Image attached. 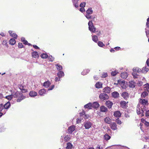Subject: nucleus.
Here are the masks:
<instances>
[{
  "mask_svg": "<svg viewBox=\"0 0 149 149\" xmlns=\"http://www.w3.org/2000/svg\"><path fill=\"white\" fill-rule=\"evenodd\" d=\"M13 96L14 97L17 98V101L18 102H21L25 98V97L23 96L22 93L18 91L14 93Z\"/></svg>",
  "mask_w": 149,
  "mask_h": 149,
  "instance_id": "f257e3e1",
  "label": "nucleus"
},
{
  "mask_svg": "<svg viewBox=\"0 0 149 149\" xmlns=\"http://www.w3.org/2000/svg\"><path fill=\"white\" fill-rule=\"evenodd\" d=\"M89 30L93 33H95L96 31V29L93 25V24L91 21H89L88 23Z\"/></svg>",
  "mask_w": 149,
  "mask_h": 149,
  "instance_id": "f03ea898",
  "label": "nucleus"
},
{
  "mask_svg": "<svg viewBox=\"0 0 149 149\" xmlns=\"http://www.w3.org/2000/svg\"><path fill=\"white\" fill-rule=\"evenodd\" d=\"M99 97L100 99L103 101L108 99L109 98L108 95L104 93H101Z\"/></svg>",
  "mask_w": 149,
  "mask_h": 149,
  "instance_id": "7ed1b4c3",
  "label": "nucleus"
},
{
  "mask_svg": "<svg viewBox=\"0 0 149 149\" xmlns=\"http://www.w3.org/2000/svg\"><path fill=\"white\" fill-rule=\"evenodd\" d=\"M139 102L140 104L143 106L148 105V101L147 100L140 99Z\"/></svg>",
  "mask_w": 149,
  "mask_h": 149,
  "instance_id": "20e7f679",
  "label": "nucleus"
},
{
  "mask_svg": "<svg viewBox=\"0 0 149 149\" xmlns=\"http://www.w3.org/2000/svg\"><path fill=\"white\" fill-rule=\"evenodd\" d=\"M91 123L90 122H87L84 123V126L86 129H88L91 127Z\"/></svg>",
  "mask_w": 149,
  "mask_h": 149,
  "instance_id": "39448f33",
  "label": "nucleus"
},
{
  "mask_svg": "<svg viewBox=\"0 0 149 149\" xmlns=\"http://www.w3.org/2000/svg\"><path fill=\"white\" fill-rule=\"evenodd\" d=\"M110 128L113 130H115L117 129V126L115 123L113 122L110 123Z\"/></svg>",
  "mask_w": 149,
  "mask_h": 149,
  "instance_id": "423d86ee",
  "label": "nucleus"
},
{
  "mask_svg": "<svg viewBox=\"0 0 149 149\" xmlns=\"http://www.w3.org/2000/svg\"><path fill=\"white\" fill-rule=\"evenodd\" d=\"M105 104L108 108L110 109L112 107L113 103L112 102L108 100L106 102Z\"/></svg>",
  "mask_w": 149,
  "mask_h": 149,
  "instance_id": "0eeeda50",
  "label": "nucleus"
},
{
  "mask_svg": "<svg viewBox=\"0 0 149 149\" xmlns=\"http://www.w3.org/2000/svg\"><path fill=\"white\" fill-rule=\"evenodd\" d=\"M121 113L120 111H117L114 112L113 115L116 118H119L121 117Z\"/></svg>",
  "mask_w": 149,
  "mask_h": 149,
  "instance_id": "6e6552de",
  "label": "nucleus"
},
{
  "mask_svg": "<svg viewBox=\"0 0 149 149\" xmlns=\"http://www.w3.org/2000/svg\"><path fill=\"white\" fill-rule=\"evenodd\" d=\"M121 95L125 100H127L129 97V94L126 92H123L122 93Z\"/></svg>",
  "mask_w": 149,
  "mask_h": 149,
  "instance_id": "1a4fd4ad",
  "label": "nucleus"
},
{
  "mask_svg": "<svg viewBox=\"0 0 149 149\" xmlns=\"http://www.w3.org/2000/svg\"><path fill=\"white\" fill-rule=\"evenodd\" d=\"M75 126H74L72 125L70 126L68 129V133L70 134H71L75 130Z\"/></svg>",
  "mask_w": 149,
  "mask_h": 149,
  "instance_id": "9d476101",
  "label": "nucleus"
},
{
  "mask_svg": "<svg viewBox=\"0 0 149 149\" xmlns=\"http://www.w3.org/2000/svg\"><path fill=\"white\" fill-rule=\"evenodd\" d=\"M128 102H126L125 101H121L120 102V107H121L123 108H126V104Z\"/></svg>",
  "mask_w": 149,
  "mask_h": 149,
  "instance_id": "9b49d317",
  "label": "nucleus"
},
{
  "mask_svg": "<svg viewBox=\"0 0 149 149\" xmlns=\"http://www.w3.org/2000/svg\"><path fill=\"white\" fill-rule=\"evenodd\" d=\"M10 35L12 37H13L15 38H16L17 37V35L13 32V31H8Z\"/></svg>",
  "mask_w": 149,
  "mask_h": 149,
  "instance_id": "f8f14e48",
  "label": "nucleus"
},
{
  "mask_svg": "<svg viewBox=\"0 0 149 149\" xmlns=\"http://www.w3.org/2000/svg\"><path fill=\"white\" fill-rule=\"evenodd\" d=\"M100 110L101 112H106L108 111V109L106 107L102 106L100 107Z\"/></svg>",
  "mask_w": 149,
  "mask_h": 149,
  "instance_id": "ddd939ff",
  "label": "nucleus"
},
{
  "mask_svg": "<svg viewBox=\"0 0 149 149\" xmlns=\"http://www.w3.org/2000/svg\"><path fill=\"white\" fill-rule=\"evenodd\" d=\"M38 93L40 95H43L46 93V91L45 89H42L39 91Z\"/></svg>",
  "mask_w": 149,
  "mask_h": 149,
  "instance_id": "4468645a",
  "label": "nucleus"
},
{
  "mask_svg": "<svg viewBox=\"0 0 149 149\" xmlns=\"http://www.w3.org/2000/svg\"><path fill=\"white\" fill-rule=\"evenodd\" d=\"M120 77L122 78L126 79L128 77L127 73L126 72H122L120 74Z\"/></svg>",
  "mask_w": 149,
  "mask_h": 149,
  "instance_id": "2eb2a0df",
  "label": "nucleus"
},
{
  "mask_svg": "<svg viewBox=\"0 0 149 149\" xmlns=\"http://www.w3.org/2000/svg\"><path fill=\"white\" fill-rule=\"evenodd\" d=\"M84 107L86 109H91L92 108V103H88L85 105L84 106Z\"/></svg>",
  "mask_w": 149,
  "mask_h": 149,
  "instance_id": "dca6fc26",
  "label": "nucleus"
},
{
  "mask_svg": "<svg viewBox=\"0 0 149 149\" xmlns=\"http://www.w3.org/2000/svg\"><path fill=\"white\" fill-rule=\"evenodd\" d=\"M92 108H97L99 107V103L97 102H94L92 104Z\"/></svg>",
  "mask_w": 149,
  "mask_h": 149,
  "instance_id": "f3484780",
  "label": "nucleus"
},
{
  "mask_svg": "<svg viewBox=\"0 0 149 149\" xmlns=\"http://www.w3.org/2000/svg\"><path fill=\"white\" fill-rule=\"evenodd\" d=\"M111 91V88L108 87H106L103 89V91L105 93H109Z\"/></svg>",
  "mask_w": 149,
  "mask_h": 149,
  "instance_id": "a211bd4d",
  "label": "nucleus"
},
{
  "mask_svg": "<svg viewBox=\"0 0 149 149\" xmlns=\"http://www.w3.org/2000/svg\"><path fill=\"white\" fill-rule=\"evenodd\" d=\"M112 96L115 98H117L119 97V94L118 92L115 91L112 93Z\"/></svg>",
  "mask_w": 149,
  "mask_h": 149,
  "instance_id": "6ab92c4d",
  "label": "nucleus"
},
{
  "mask_svg": "<svg viewBox=\"0 0 149 149\" xmlns=\"http://www.w3.org/2000/svg\"><path fill=\"white\" fill-rule=\"evenodd\" d=\"M32 56L34 58H38L39 56V54L37 52H34L31 53Z\"/></svg>",
  "mask_w": 149,
  "mask_h": 149,
  "instance_id": "aec40b11",
  "label": "nucleus"
},
{
  "mask_svg": "<svg viewBox=\"0 0 149 149\" xmlns=\"http://www.w3.org/2000/svg\"><path fill=\"white\" fill-rule=\"evenodd\" d=\"M51 84V83L49 81H46L43 84V86L46 87L48 88Z\"/></svg>",
  "mask_w": 149,
  "mask_h": 149,
  "instance_id": "412c9836",
  "label": "nucleus"
},
{
  "mask_svg": "<svg viewBox=\"0 0 149 149\" xmlns=\"http://www.w3.org/2000/svg\"><path fill=\"white\" fill-rule=\"evenodd\" d=\"M133 70L134 72H137L138 73H140L142 71L141 69L137 67L134 68L133 69Z\"/></svg>",
  "mask_w": 149,
  "mask_h": 149,
  "instance_id": "4be33fe9",
  "label": "nucleus"
},
{
  "mask_svg": "<svg viewBox=\"0 0 149 149\" xmlns=\"http://www.w3.org/2000/svg\"><path fill=\"white\" fill-rule=\"evenodd\" d=\"M102 84L101 82H98L96 84L95 86L96 88H102Z\"/></svg>",
  "mask_w": 149,
  "mask_h": 149,
  "instance_id": "5701e85b",
  "label": "nucleus"
},
{
  "mask_svg": "<svg viewBox=\"0 0 149 149\" xmlns=\"http://www.w3.org/2000/svg\"><path fill=\"white\" fill-rule=\"evenodd\" d=\"M146 108H147L146 107V106L143 105V106L141 107V111L142 112V113H141V116H144L143 113L144 111L146 110Z\"/></svg>",
  "mask_w": 149,
  "mask_h": 149,
  "instance_id": "b1692460",
  "label": "nucleus"
},
{
  "mask_svg": "<svg viewBox=\"0 0 149 149\" xmlns=\"http://www.w3.org/2000/svg\"><path fill=\"white\" fill-rule=\"evenodd\" d=\"M29 95L31 97H34L37 95V93L35 91H31L30 92Z\"/></svg>",
  "mask_w": 149,
  "mask_h": 149,
  "instance_id": "393cba45",
  "label": "nucleus"
},
{
  "mask_svg": "<svg viewBox=\"0 0 149 149\" xmlns=\"http://www.w3.org/2000/svg\"><path fill=\"white\" fill-rule=\"evenodd\" d=\"M57 75L58 77L60 78L62 77L63 76H64V74L63 72L60 71L58 72Z\"/></svg>",
  "mask_w": 149,
  "mask_h": 149,
  "instance_id": "a878e982",
  "label": "nucleus"
},
{
  "mask_svg": "<svg viewBox=\"0 0 149 149\" xmlns=\"http://www.w3.org/2000/svg\"><path fill=\"white\" fill-rule=\"evenodd\" d=\"M16 41L14 38H11L9 40V43L11 45H14Z\"/></svg>",
  "mask_w": 149,
  "mask_h": 149,
  "instance_id": "bb28decb",
  "label": "nucleus"
},
{
  "mask_svg": "<svg viewBox=\"0 0 149 149\" xmlns=\"http://www.w3.org/2000/svg\"><path fill=\"white\" fill-rule=\"evenodd\" d=\"M104 122L110 124L111 122V120L110 118L108 117H106L104 119Z\"/></svg>",
  "mask_w": 149,
  "mask_h": 149,
  "instance_id": "cd10ccee",
  "label": "nucleus"
},
{
  "mask_svg": "<svg viewBox=\"0 0 149 149\" xmlns=\"http://www.w3.org/2000/svg\"><path fill=\"white\" fill-rule=\"evenodd\" d=\"M135 84L134 82L131 81L129 82V86L130 87L134 88L135 87Z\"/></svg>",
  "mask_w": 149,
  "mask_h": 149,
  "instance_id": "c85d7f7f",
  "label": "nucleus"
},
{
  "mask_svg": "<svg viewBox=\"0 0 149 149\" xmlns=\"http://www.w3.org/2000/svg\"><path fill=\"white\" fill-rule=\"evenodd\" d=\"M79 0H72V2L76 8H77L79 6L78 4Z\"/></svg>",
  "mask_w": 149,
  "mask_h": 149,
  "instance_id": "c756f323",
  "label": "nucleus"
},
{
  "mask_svg": "<svg viewBox=\"0 0 149 149\" xmlns=\"http://www.w3.org/2000/svg\"><path fill=\"white\" fill-rule=\"evenodd\" d=\"M10 105V102H8L7 103H6L4 105L3 107L4 109H7L9 107Z\"/></svg>",
  "mask_w": 149,
  "mask_h": 149,
  "instance_id": "7c9ffc66",
  "label": "nucleus"
},
{
  "mask_svg": "<svg viewBox=\"0 0 149 149\" xmlns=\"http://www.w3.org/2000/svg\"><path fill=\"white\" fill-rule=\"evenodd\" d=\"M72 147V145L70 142H68L67 143L66 149H71Z\"/></svg>",
  "mask_w": 149,
  "mask_h": 149,
  "instance_id": "2f4dec72",
  "label": "nucleus"
},
{
  "mask_svg": "<svg viewBox=\"0 0 149 149\" xmlns=\"http://www.w3.org/2000/svg\"><path fill=\"white\" fill-rule=\"evenodd\" d=\"M86 14H91L93 13V11L91 8H89L86 11Z\"/></svg>",
  "mask_w": 149,
  "mask_h": 149,
  "instance_id": "473e14b6",
  "label": "nucleus"
},
{
  "mask_svg": "<svg viewBox=\"0 0 149 149\" xmlns=\"http://www.w3.org/2000/svg\"><path fill=\"white\" fill-rule=\"evenodd\" d=\"M136 112L138 115H139L142 113V112L141 111V109H140V108H139V107L138 106L136 108Z\"/></svg>",
  "mask_w": 149,
  "mask_h": 149,
  "instance_id": "72a5a7b5",
  "label": "nucleus"
},
{
  "mask_svg": "<svg viewBox=\"0 0 149 149\" xmlns=\"http://www.w3.org/2000/svg\"><path fill=\"white\" fill-rule=\"evenodd\" d=\"M55 66L56 67L57 70H60L62 69V66L58 64H55Z\"/></svg>",
  "mask_w": 149,
  "mask_h": 149,
  "instance_id": "f704fd0d",
  "label": "nucleus"
},
{
  "mask_svg": "<svg viewBox=\"0 0 149 149\" xmlns=\"http://www.w3.org/2000/svg\"><path fill=\"white\" fill-rule=\"evenodd\" d=\"M104 137L105 140L106 141L108 140L111 137L108 134H105L104 136Z\"/></svg>",
  "mask_w": 149,
  "mask_h": 149,
  "instance_id": "c9c22d12",
  "label": "nucleus"
},
{
  "mask_svg": "<svg viewBox=\"0 0 149 149\" xmlns=\"http://www.w3.org/2000/svg\"><path fill=\"white\" fill-rule=\"evenodd\" d=\"M92 40L95 42H97L98 40L97 37L95 35H94L92 36Z\"/></svg>",
  "mask_w": 149,
  "mask_h": 149,
  "instance_id": "e433bc0d",
  "label": "nucleus"
},
{
  "mask_svg": "<svg viewBox=\"0 0 149 149\" xmlns=\"http://www.w3.org/2000/svg\"><path fill=\"white\" fill-rule=\"evenodd\" d=\"M21 40L22 42H23L24 44L25 45L27 44L28 42L26 40H25V38L24 37H22L21 38Z\"/></svg>",
  "mask_w": 149,
  "mask_h": 149,
  "instance_id": "4c0bfd02",
  "label": "nucleus"
},
{
  "mask_svg": "<svg viewBox=\"0 0 149 149\" xmlns=\"http://www.w3.org/2000/svg\"><path fill=\"white\" fill-rule=\"evenodd\" d=\"M40 57L42 58L45 59L48 57V56L46 54L43 53L40 55Z\"/></svg>",
  "mask_w": 149,
  "mask_h": 149,
  "instance_id": "58836bf2",
  "label": "nucleus"
},
{
  "mask_svg": "<svg viewBox=\"0 0 149 149\" xmlns=\"http://www.w3.org/2000/svg\"><path fill=\"white\" fill-rule=\"evenodd\" d=\"M70 137L68 135H66L64 138V141L65 142L68 141L70 139Z\"/></svg>",
  "mask_w": 149,
  "mask_h": 149,
  "instance_id": "ea45409f",
  "label": "nucleus"
},
{
  "mask_svg": "<svg viewBox=\"0 0 149 149\" xmlns=\"http://www.w3.org/2000/svg\"><path fill=\"white\" fill-rule=\"evenodd\" d=\"M148 68L146 67H145L143 68L142 70H141L142 71H143L144 73L147 72L148 70Z\"/></svg>",
  "mask_w": 149,
  "mask_h": 149,
  "instance_id": "a19ab883",
  "label": "nucleus"
},
{
  "mask_svg": "<svg viewBox=\"0 0 149 149\" xmlns=\"http://www.w3.org/2000/svg\"><path fill=\"white\" fill-rule=\"evenodd\" d=\"M144 90L148 91H149V84H145L144 87Z\"/></svg>",
  "mask_w": 149,
  "mask_h": 149,
  "instance_id": "79ce46f5",
  "label": "nucleus"
},
{
  "mask_svg": "<svg viewBox=\"0 0 149 149\" xmlns=\"http://www.w3.org/2000/svg\"><path fill=\"white\" fill-rule=\"evenodd\" d=\"M118 72V71H114L112 72L111 73V75L112 76H114L117 74Z\"/></svg>",
  "mask_w": 149,
  "mask_h": 149,
  "instance_id": "37998d69",
  "label": "nucleus"
},
{
  "mask_svg": "<svg viewBox=\"0 0 149 149\" xmlns=\"http://www.w3.org/2000/svg\"><path fill=\"white\" fill-rule=\"evenodd\" d=\"M98 45L101 47H103L105 46V45L101 41H99L98 43Z\"/></svg>",
  "mask_w": 149,
  "mask_h": 149,
  "instance_id": "c03bdc74",
  "label": "nucleus"
},
{
  "mask_svg": "<svg viewBox=\"0 0 149 149\" xmlns=\"http://www.w3.org/2000/svg\"><path fill=\"white\" fill-rule=\"evenodd\" d=\"M148 95V93L146 92H143L141 95V97H142L144 98Z\"/></svg>",
  "mask_w": 149,
  "mask_h": 149,
  "instance_id": "a18cd8bd",
  "label": "nucleus"
},
{
  "mask_svg": "<svg viewBox=\"0 0 149 149\" xmlns=\"http://www.w3.org/2000/svg\"><path fill=\"white\" fill-rule=\"evenodd\" d=\"M13 96V95H10L6 96L5 98L8 100H10L12 98Z\"/></svg>",
  "mask_w": 149,
  "mask_h": 149,
  "instance_id": "49530a36",
  "label": "nucleus"
},
{
  "mask_svg": "<svg viewBox=\"0 0 149 149\" xmlns=\"http://www.w3.org/2000/svg\"><path fill=\"white\" fill-rule=\"evenodd\" d=\"M132 74L134 78H138V75L136 72H134Z\"/></svg>",
  "mask_w": 149,
  "mask_h": 149,
  "instance_id": "de8ad7c7",
  "label": "nucleus"
},
{
  "mask_svg": "<svg viewBox=\"0 0 149 149\" xmlns=\"http://www.w3.org/2000/svg\"><path fill=\"white\" fill-rule=\"evenodd\" d=\"M2 44L4 46H5L7 47H8L7 42L6 40H3L2 42Z\"/></svg>",
  "mask_w": 149,
  "mask_h": 149,
  "instance_id": "09e8293b",
  "label": "nucleus"
},
{
  "mask_svg": "<svg viewBox=\"0 0 149 149\" xmlns=\"http://www.w3.org/2000/svg\"><path fill=\"white\" fill-rule=\"evenodd\" d=\"M116 121L118 124L120 125L122 123L121 121L118 118L116 120Z\"/></svg>",
  "mask_w": 149,
  "mask_h": 149,
  "instance_id": "8fccbe9b",
  "label": "nucleus"
},
{
  "mask_svg": "<svg viewBox=\"0 0 149 149\" xmlns=\"http://www.w3.org/2000/svg\"><path fill=\"white\" fill-rule=\"evenodd\" d=\"M85 114V111L83 110L82 112L80 113V116H83V115H84Z\"/></svg>",
  "mask_w": 149,
  "mask_h": 149,
  "instance_id": "3c124183",
  "label": "nucleus"
},
{
  "mask_svg": "<svg viewBox=\"0 0 149 149\" xmlns=\"http://www.w3.org/2000/svg\"><path fill=\"white\" fill-rule=\"evenodd\" d=\"M86 4V3L85 2L82 3L80 4V6L81 8H84Z\"/></svg>",
  "mask_w": 149,
  "mask_h": 149,
  "instance_id": "603ef678",
  "label": "nucleus"
},
{
  "mask_svg": "<svg viewBox=\"0 0 149 149\" xmlns=\"http://www.w3.org/2000/svg\"><path fill=\"white\" fill-rule=\"evenodd\" d=\"M107 75H108L107 73H104L102 74L101 77L102 78H105L107 76Z\"/></svg>",
  "mask_w": 149,
  "mask_h": 149,
  "instance_id": "864d4df0",
  "label": "nucleus"
},
{
  "mask_svg": "<svg viewBox=\"0 0 149 149\" xmlns=\"http://www.w3.org/2000/svg\"><path fill=\"white\" fill-rule=\"evenodd\" d=\"M48 59L50 61H53L54 60V58H53L52 56H49V57Z\"/></svg>",
  "mask_w": 149,
  "mask_h": 149,
  "instance_id": "5fc2aeb1",
  "label": "nucleus"
},
{
  "mask_svg": "<svg viewBox=\"0 0 149 149\" xmlns=\"http://www.w3.org/2000/svg\"><path fill=\"white\" fill-rule=\"evenodd\" d=\"M90 14H86V17L88 19H91L92 16Z\"/></svg>",
  "mask_w": 149,
  "mask_h": 149,
  "instance_id": "6e6d98bb",
  "label": "nucleus"
},
{
  "mask_svg": "<svg viewBox=\"0 0 149 149\" xmlns=\"http://www.w3.org/2000/svg\"><path fill=\"white\" fill-rule=\"evenodd\" d=\"M54 85H52L48 89V90H51L54 89Z\"/></svg>",
  "mask_w": 149,
  "mask_h": 149,
  "instance_id": "4d7b16f0",
  "label": "nucleus"
},
{
  "mask_svg": "<svg viewBox=\"0 0 149 149\" xmlns=\"http://www.w3.org/2000/svg\"><path fill=\"white\" fill-rule=\"evenodd\" d=\"M3 105L2 104H0V111L1 112L2 111V110L3 109Z\"/></svg>",
  "mask_w": 149,
  "mask_h": 149,
  "instance_id": "13d9d810",
  "label": "nucleus"
},
{
  "mask_svg": "<svg viewBox=\"0 0 149 149\" xmlns=\"http://www.w3.org/2000/svg\"><path fill=\"white\" fill-rule=\"evenodd\" d=\"M23 45L22 43L19 42L18 43V47L20 48L23 47Z\"/></svg>",
  "mask_w": 149,
  "mask_h": 149,
  "instance_id": "bf43d9fd",
  "label": "nucleus"
},
{
  "mask_svg": "<svg viewBox=\"0 0 149 149\" xmlns=\"http://www.w3.org/2000/svg\"><path fill=\"white\" fill-rule=\"evenodd\" d=\"M21 91L23 93H25L26 92H27V90L26 89H21Z\"/></svg>",
  "mask_w": 149,
  "mask_h": 149,
  "instance_id": "052dcab7",
  "label": "nucleus"
},
{
  "mask_svg": "<svg viewBox=\"0 0 149 149\" xmlns=\"http://www.w3.org/2000/svg\"><path fill=\"white\" fill-rule=\"evenodd\" d=\"M116 51H118L120 49V48L119 47H116L114 48Z\"/></svg>",
  "mask_w": 149,
  "mask_h": 149,
  "instance_id": "680f3d73",
  "label": "nucleus"
},
{
  "mask_svg": "<svg viewBox=\"0 0 149 149\" xmlns=\"http://www.w3.org/2000/svg\"><path fill=\"white\" fill-rule=\"evenodd\" d=\"M146 116L147 117L149 116V110L146 111Z\"/></svg>",
  "mask_w": 149,
  "mask_h": 149,
  "instance_id": "e2e57ef3",
  "label": "nucleus"
},
{
  "mask_svg": "<svg viewBox=\"0 0 149 149\" xmlns=\"http://www.w3.org/2000/svg\"><path fill=\"white\" fill-rule=\"evenodd\" d=\"M80 11L82 12H83L85 11V10L84 8H81L80 9Z\"/></svg>",
  "mask_w": 149,
  "mask_h": 149,
  "instance_id": "0e129e2a",
  "label": "nucleus"
},
{
  "mask_svg": "<svg viewBox=\"0 0 149 149\" xmlns=\"http://www.w3.org/2000/svg\"><path fill=\"white\" fill-rule=\"evenodd\" d=\"M33 47L34 48L36 49H39V47L36 45H33Z\"/></svg>",
  "mask_w": 149,
  "mask_h": 149,
  "instance_id": "69168bd1",
  "label": "nucleus"
},
{
  "mask_svg": "<svg viewBox=\"0 0 149 149\" xmlns=\"http://www.w3.org/2000/svg\"><path fill=\"white\" fill-rule=\"evenodd\" d=\"M145 125L147 126H149V122H148L146 121H145L144 123Z\"/></svg>",
  "mask_w": 149,
  "mask_h": 149,
  "instance_id": "338daca9",
  "label": "nucleus"
},
{
  "mask_svg": "<svg viewBox=\"0 0 149 149\" xmlns=\"http://www.w3.org/2000/svg\"><path fill=\"white\" fill-rule=\"evenodd\" d=\"M146 63L148 66H149V58L148 59L146 62Z\"/></svg>",
  "mask_w": 149,
  "mask_h": 149,
  "instance_id": "774afa93",
  "label": "nucleus"
}]
</instances>
